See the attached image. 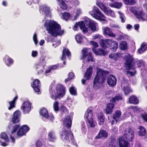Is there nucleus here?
I'll return each instance as SVG.
<instances>
[{"mask_svg":"<svg viewBox=\"0 0 147 147\" xmlns=\"http://www.w3.org/2000/svg\"><path fill=\"white\" fill-rule=\"evenodd\" d=\"M96 4L104 12L107 8V7L105 6V5L102 3H101L100 2H97Z\"/></svg>","mask_w":147,"mask_h":147,"instance_id":"a18cd8bd","label":"nucleus"},{"mask_svg":"<svg viewBox=\"0 0 147 147\" xmlns=\"http://www.w3.org/2000/svg\"><path fill=\"white\" fill-rule=\"evenodd\" d=\"M129 103L134 104H137L139 103L138 100L135 95L131 96L129 99Z\"/></svg>","mask_w":147,"mask_h":147,"instance_id":"2f4dec72","label":"nucleus"},{"mask_svg":"<svg viewBox=\"0 0 147 147\" xmlns=\"http://www.w3.org/2000/svg\"><path fill=\"white\" fill-rule=\"evenodd\" d=\"M107 45L110 47L112 51H115L118 47V43L116 41L109 39H106Z\"/></svg>","mask_w":147,"mask_h":147,"instance_id":"9b49d317","label":"nucleus"},{"mask_svg":"<svg viewBox=\"0 0 147 147\" xmlns=\"http://www.w3.org/2000/svg\"><path fill=\"white\" fill-rule=\"evenodd\" d=\"M76 39L77 42L78 43H81L83 41L82 36L78 34H77L76 36Z\"/></svg>","mask_w":147,"mask_h":147,"instance_id":"864d4df0","label":"nucleus"},{"mask_svg":"<svg viewBox=\"0 0 147 147\" xmlns=\"http://www.w3.org/2000/svg\"><path fill=\"white\" fill-rule=\"evenodd\" d=\"M63 124L64 126L67 127L68 129L63 128L61 132H60V137L62 140L68 143L71 142L72 144L77 146V144L75 141L73 134L70 130L72 120L70 116L68 115L64 119Z\"/></svg>","mask_w":147,"mask_h":147,"instance_id":"f257e3e1","label":"nucleus"},{"mask_svg":"<svg viewBox=\"0 0 147 147\" xmlns=\"http://www.w3.org/2000/svg\"><path fill=\"white\" fill-rule=\"evenodd\" d=\"M68 76V78L66 79L65 80V83H67L68 81L73 79L74 76V74L73 73L70 72L69 73Z\"/></svg>","mask_w":147,"mask_h":147,"instance_id":"c03bdc74","label":"nucleus"},{"mask_svg":"<svg viewBox=\"0 0 147 147\" xmlns=\"http://www.w3.org/2000/svg\"><path fill=\"white\" fill-rule=\"evenodd\" d=\"M140 131H138V134L140 136H144L146 133L145 129L142 126H141L139 127Z\"/></svg>","mask_w":147,"mask_h":147,"instance_id":"ea45409f","label":"nucleus"},{"mask_svg":"<svg viewBox=\"0 0 147 147\" xmlns=\"http://www.w3.org/2000/svg\"><path fill=\"white\" fill-rule=\"evenodd\" d=\"M124 137L126 140L128 141L131 142L134 138V133L131 128H128L125 130L124 134Z\"/></svg>","mask_w":147,"mask_h":147,"instance_id":"f8f14e48","label":"nucleus"},{"mask_svg":"<svg viewBox=\"0 0 147 147\" xmlns=\"http://www.w3.org/2000/svg\"><path fill=\"white\" fill-rule=\"evenodd\" d=\"M122 99L123 98L122 95L119 94H117L114 97L112 98L110 100V101L112 103L115 102L117 101L122 100Z\"/></svg>","mask_w":147,"mask_h":147,"instance_id":"7c9ffc66","label":"nucleus"},{"mask_svg":"<svg viewBox=\"0 0 147 147\" xmlns=\"http://www.w3.org/2000/svg\"><path fill=\"white\" fill-rule=\"evenodd\" d=\"M40 9L44 12L45 15L47 16H49L50 15V11L49 8L46 6H42L40 7Z\"/></svg>","mask_w":147,"mask_h":147,"instance_id":"473e14b6","label":"nucleus"},{"mask_svg":"<svg viewBox=\"0 0 147 147\" xmlns=\"http://www.w3.org/2000/svg\"><path fill=\"white\" fill-rule=\"evenodd\" d=\"M90 43L95 48L97 47L98 46V43L94 41H91Z\"/></svg>","mask_w":147,"mask_h":147,"instance_id":"0e129e2a","label":"nucleus"},{"mask_svg":"<svg viewBox=\"0 0 147 147\" xmlns=\"http://www.w3.org/2000/svg\"><path fill=\"white\" fill-rule=\"evenodd\" d=\"M91 14L96 19L101 21H105V20L102 18L105 17L102 14L99 9L96 6H94L92 10L90 12Z\"/></svg>","mask_w":147,"mask_h":147,"instance_id":"6e6552de","label":"nucleus"},{"mask_svg":"<svg viewBox=\"0 0 147 147\" xmlns=\"http://www.w3.org/2000/svg\"><path fill=\"white\" fill-rule=\"evenodd\" d=\"M9 106L8 107L9 110H10L16 107V103L13 101H9Z\"/></svg>","mask_w":147,"mask_h":147,"instance_id":"603ef678","label":"nucleus"},{"mask_svg":"<svg viewBox=\"0 0 147 147\" xmlns=\"http://www.w3.org/2000/svg\"><path fill=\"white\" fill-rule=\"evenodd\" d=\"M119 147H128L129 144L128 142L124 140L122 138H119Z\"/></svg>","mask_w":147,"mask_h":147,"instance_id":"393cba45","label":"nucleus"},{"mask_svg":"<svg viewBox=\"0 0 147 147\" xmlns=\"http://www.w3.org/2000/svg\"><path fill=\"white\" fill-rule=\"evenodd\" d=\"M78 26H79L80 29L85 26V24L83 21H81L80 22H79L78 23H76L74 26L77 28Z\"/></svg>","mask_w":147,"mask_h":147,"instance_id":"8fccbe9b","label":"nucleus"},{"mask_svg":"<svg viewBox=\"0 0 147 147\" xmlns=\"http://www.w3.org/2000/svg\"><path fill=\"white\" fill-rule=\"evenodd\" d=\"M117 80L115 76L111 74L108 77L107 79V83L109 86L113 87L116 86Z\"/></svg>","mask_w":147,"mask_h":147,"instance_id":"dca6fc26","label":"nucleus"},{"mask_svg":"<svg viewBox=\"0 0 147 147\" xmlns=\"http://www.w3.org/2000/svg\"><path fill=\"white\" fill-rule=\"evenodd\" d=\"M85 22L86 25L90 28L92 31L93 32L96 31V27L95 24L90 20L89 19H86Z\"/></svg>","mask_w":147,"mask_h":147,"instance_id":"a211bd4d","label":"nucleus"},{"mask_svg":"<svg viewBox=\"0 0 147 147\" xmlns=\"http://www.w3.org/2000/svg\"><path fill=\"white\" fill-rule=\"evenodd\" d=\"M38 54V53L37 51H32V57H35L37 56Z\"/></svg>","mask_w":147,"mask_h":147,"instance_id":"338daca9","label":"nucleus"},{"mask_svg":"<svg viewBox=\"0 0 147 147\" xmlns=\"http://www.w3.org/2000/svg\"><path fill=\"white\" fill-rule=\"evenodd\" d=\"M119 47L122 50H125L127 49V45L126 42L122 41L120 44Z\"/></svg>","mask_w":147,"mask_h":147,"instance_id":"e433bc0d","label":"nucleus"},{"mask_svg":"<svg viewBox=\"0 0 147 147\" xmlns=\"http://www.w3.org/2000/svg\"><path fill=\"white\" fill-rule=\"evenodd\" d=\"M34 68L37 71L38 75L41 74L43 72L44 68L42 65L39 64H35Z\"/></svg>","mask_w":147,"mask_h":147,"instance_id":"cd10ccee","label":"nucleus"},{"mask_svg":"<svg viewBox=\"0 0 147 147\" xmlns=\"http://www.w3.org/2000/svg\"><path fill=\"white\" fill-rule=\"evenodd\" d=\"M135 64L136 62L134 61V59L132 57H129L127 58L125 61V67L126 70H127L126 71L127 75L132 76H134L136 74V71L134 72L129 71L131 68L133 69V67L135 66Z\"/></svg>","mask_w":147,"mask_h":147,"instance_id":"423d86ee","label":"nucleus"},{"mask_svg":"<svg viewBox=\"0 0 147 147\" xmlns=\"http://www.w3.org/2000/svg\"><path fill=\"white\" fill-rule=\"evenodd\" d=\"M117 143L114 138H111V142L109 143V147H116Z\"/></svg>","mask_w":147,"mask_h":147,"instance_id":"79ce46f5","label":"nucleus"},{"mask_svg":"<svg viewBox=\"0 0 147 147\" xmlns=\"http://www.w3.org/2000/svg\"><path fill=\"white\" fill-rule=\"evenodd\" d=\"M32 103L28 101H25L22 103L21 108L24 114L28 113L31 110Z\"/></svg>","mask_w":147,"mask_h":147,"instance_id":"9d476101","label":"nucleus"},{"mask_svg":"<svg viewBox=\"0 0 147 147\" xmlns=\"http://www.w3.org/2000/svg\"><path fill=\"white\" fill-rule=\"evenodd\" d=\"M69 90L71 95L74 96L77 95V90L74 86H71L70 87L69 89Z\"/></svg>","mask_w":147,"mask_h":147,"instance_id":"a19ab883","label":"nucleus"},{"mask_svg":"<svg viewBox=\"0 0 147 147\" xmlns=\"http://www.w3.org/2000/svg\"><path fill=\"white\" fill-rule=\"evenodd\" d=\"M81 29L82 30L83 32L84 33H86L88 32V28L86 26L82 28Z\"/></svg>","mask_w":147,"mask_h":147,"instance_id":"69168bd1","label":"nucleus"},{"mask_svg":"<svg viewBox=\"0 0 147 147\" xmlns=\"http://www.w3.org/2000/svg\"><path fill=\"white\" fill-rule=\"evenodd\" d=\"M123 90L125 94H128L132 91L130 88L128 86H124L123 87Z\"/></svg>","mask_w":147,"mask_h":147,"instance_id":"3c124183","label":"nucleus"},{"mask_svg":"<svg viewBox=\"0 0 147 147\" xmlns=\"http://www.w3.org/2000/svg\"><path fill=\"white\" fill-rule=\"evenodd\" d=\"M0 138L3 140L5 142H8L9 140L8 136L4 132H2L0 134Z\"/></svg>","mask_w":147,"mask_h":147,"instance_id":"4c0bfd02","label":"nucleus"},{"mask_svg":"<svg viewBox=\"0 0 147 147\" xmlns=\"http://www.w3.org/2000/svg\"><path fill=\"white\" fill-rule=\"evenodd\" d=\"M97 118L99 121L100 125H102L105 121V116L103 113L102 112H100L98 114Z\"/></svg>","mask_w":147,"mask_h":147,"instance_id":"c85d7f7f","label":"nucleus"},{"mask_svg":"<svg viewBox=\"0 0 147 147\" xmlns=\"http://www.w3.org/2000/svg\"><path fill=\"white\" fill-rule=\"evenodd\" d=\"M104 12L108 15L112 17L115 16L114 12L113 10H111L109 8L107 7Z\"/></svg>","mask_w":147,"mask_h":147,"instance_id":"58836bf2","label":"nucleus"},{"mask_svg":"<svg viewBox=\"0 0 147 147\" xmlns=\"http://www.w3.org/2000/svg\"><path fill=\"white\" fill-rule=\"evenodd\" d=\"M114 107L115 104L113 103L107 104L105 109L106 113L107 114L111 113L113 112Z\"/></svg>","mask_w":147,"mask_h":147,"instance_id":"412c9836","label":"nucleus"},{"mask_svg":"<svg viewBox=\"0 0 147 147\" xmlns=\"http://www.w3.org/2000/svg\"><path fill=\"white\" fill-rule=\"evenodd\" d=\"M137 18L138 19L142 20H147V14L142 11H140L137 12V11L135 13Z\"/></svg>","mask_w":147,"mask_h":147,"instance_id":"6ab92c4d","label":"nucleus"},{"mask_svg":"<svg viewBox=\"0 0 147 147\" xmlns=\"http://www.w3.org/2000/svg\"><path fill=\"white\" fill-rule=\"evenodd\" d=\"M60 110L62 112L67 113L68 112V110L64 106H61L60 107Z\"/></svg>","mask_w":147,"mask_h":147,"instance_id":"13d9d810","label":"nucleus"},{"mask_svg":"<svg viewBox=\"0 0 147 147\" xmlns=\"http://www.w3.org/2000/svg\"><path fill=\"white\" fill-rule=\"evenodd\" d=\"M84 119L86 122H87L90 126L92 127H94L95 126V123L93 121L92 110L88 108L85 113L84 116Z\"/></svg>","mask_w":147,"mask_h":147,"instance_id":"0eeeda50","label":"nucleus"},{"mask_svg":"<svg viewBox=\"0 0 147 147\" xmlns=\"http://www.w3.org/2000/svg\"><path fill=\"white\" fill-rule=\"evenodd\" d=\"M106 42L105 39V40H102L100 43V45L104 49H106L107 47L106 45L107 42Z\"/></svg>","mask_w":147,"mask_h":147,"instance_id":"6e6d98bb","label":"nucleus"},{"mask_svg":"<svg viewBox=\"0 0 147 147\" xmlns=\"http://www.w3.org/2000/svg\"><path fill=\"white\" fill-rule=\"evenodd\" d=\"M36 145L37 147H41L42 145V143L41 141H38L36 143Z\"/></svg>","mask_w":147,"mask_h":147,"instance_id":"e2e57ef3","label":"nucleus"},{"mask_svg":"<svg viewBox=\"0 0 147 147\" xmlns=\"http://www.w3.org/2000/svg\"><path fill=\"white\" fill-rule=\"evenodd\" d=\"M52 36H50L47 38V41L48 42H53L55 41V38Z\"/></svg>","mask_w":147,"mask_h":147,"instance_id":"bf43d9fd","label":"nucleus"},{"mask_svg":"<svg viewBox=\"0 0 147 147\" xmlns=\"http://www.w3.org/2000/svg\"><path fill=\"white\" fill-rule=\"evenodd\" d=\"M121 115V112L120 111L116 110L113 115V118L117 122Z\"/></svg>","mask_w":147,"mask_h":147,"instance_id":"72a5a7b5","label":"nucleus"},{"mask_svg":"<svg viewBox=\"0 0 147 147\" xmlns=\"http://www.w3.org/2000/svg\"><path fill=\"white\" fill-rule=\"evenodd\" d=\"M40 115L46 119H48L49 115L47 109L43 108L41 109L40 111Z\"/></svg>","mask_w":147,"mask_h":147,"instance_id":"c756f323","label":"nucleus"},{"mask_svg":"<svg viewBox=\"0 0 147 147\" xmlns=\"http://www.w3.org/2000/svg\"><path fill=\"white\" fill-rule=\"evenodd\" d=\"M66 55L68 57L70 56H71V53L67 48L63 47L62 51V56L61 57V59L62 60H65L66 59Z\"/></svg>","mask_w":147,"mask_h":147,"instance_id":"b1692460","label":"nucleus"},{"mask_svg":"<svg viewBox=\"0 0 147 147\" xmlns=\"http://www.w3.org/2000/svg\"><path fill=\"white\" fill-rule=\"evenodd\" d=\"M20 125L19 124H16L13 126V128L12 129L11 132V134L16 132L18 128L19 129L17 132V134L18 136L20 137L25 135L30 129L29 127L26 125H22L20 127Z\"/></svg>","mask_w":147,"mask_h":147,"instance_id":"39448f33","label":"nucleus"},{"mask_svg":"<svg viewBox=\"0 0 147 147\" xmlns=\"http://www.w3.org/2000/svg\"><path fill=\"white\" fill-rule=\"evenodd\" d=\"M119 54L118 53L111 54L109 55V57L112 59H113L115 60H117Z\"/></svg>","mask_w":147,"mask_h":147,"instance_id":"09e8293b","label":"nucleus"},{"mask_svg":"<svg viewBox=\"0 0 147 147\" xmlns=\"http://www.w3.org/2000/svg\"><path fill=\"white\" fill-rule=\"evenodd\" d=\"M48 139L50 141L54 142L56 139L55 134L53 131L50 132L48 134Z\"/></svg>","mask_w":147,"mask_h":147,"instance_id":"f704fd0d","label":"nucleus"},{"mask_svg":"<svg viewBox=\"0 0 147 147\" xmlns=\"http://www.w3.org/2000/svg\"><path fill=\"white\" fill-rule=\"evenodd\" d=\"M124 15L123 13L120 12V18L121 20V22L122 23H124L125 22V20L124 19Z\"/></svg>","mask_w":147,"mask_h":147,"instance_id":"680f3d73","label":"nucleus"},{"mask_svg":"<svg viewBox=\"0 0 147 147\" xmlns=\"http://www.w3.org/2000/svg\"><path fill=\"white\" fill-rule=\"evenodd\" d=\"M40 85L39 80L36 79L31 84V86L33 88L35 92L37 94H39L40 92Z\"/></svg>","mask_w":147,"mask_h":147,"instance_id":"4468645a","label":"nucleus"},{"mask_svg":"<svg viewBox=\"0 0 147 147\" xmlns=\"http://www.w3.org/2000/svg\"><path fill=\"white\" fill-rule=\"evenodd\" d=\"M122 4L121 2H116L113 3L109 4V5L111 7L119 9L122 6Z\"/></svg>","mask_w":147,"mask_h":147,"instance_id":"c9c22d12","label":"nucleus"},{"mask_svg":"<svg viewBox=\"0 0 147 147\" xmlns=\"http://www.w3.org/2000/svg\"><path fill=\"white\" fill-rule=\"evenodd\" d=\"M108 137V133L105 130L101 129L99 131L98 135L96 136V139H105Z\"/></svg>","mask_w":147,"mask_h":147,"instance_id":"f3484780","label":"nucleus"},{"mask_svg":"<svg viewBox=\"0 0 147 147\" xmlns=\"http://www.w3.org/2000/svg\"><path fill=\"white\" fill-rule=\"evenodd\" d=\"M92 51L96 55L100 56H105L107 53V51L101 49H98V50H96L95 48H93Z\"/></svg>","mask_w":147,"mask_h":147,"instance_id":"4be33fe9","label":"nucleus"},{"mask_svg":"<svg viewBox=\"0 0 147 147\" xmlns=\"http://www.w3.org/2000/svg\"><path fill=\"white\" fill-rule=\"evenodd\" d=\"M51 98L55 100L60 99L63 97L65 94V89L61 84H58L56 86L55 90L50 88L49 89Z\"/></svg>","mask_w":147,"mask_h":147,"instance_id":"20e7f679","label":"nucleus"},{"mask_svg":"<svg viewBox=\"0 0 147 147\" xmlns=\"http://www.w3.org/2000/svg\"><path fill=\"white\" fill-rule=\"evenodd\" d=\"M45 26L48 33L54 37L62 35L64 33V30H61L60 25L55 21L50 20L48 22H45Z\"/></svg>","mask_w":147,"mask_h":147,"instance_id":"7ed1b4c3","label":"nucleus"},{"mask_svg":"<svg viewBox=\"0 0 147 147\" xmlns=\"http://www.w3.org/2000/svg\"><path fill=\"white\" fill-rule=\"evenodd\" d=\"M140 117L144 122H147V114H142L140 115Z\"/></svg>","mask_w":147,"mask_h":147,"instance_id":"4d7b16f0","label":"nucleus"},{"mask_svg":"<svg viewBox=\"0 0 147 147\" xmlns=\"http://www.w3.org/2000/svg\"><path fill=\"white\" fill-rule=\"evenodd\" d=\"M134 29L136 30H138L139 28V25L138 24H136L134 25Z\"/></svg>","mask_w":147,"mask_h":147,"instance_id":"774afa93","label":"nucleus"},{"mask_svg":"<svg viewBox=\"0 0 147 147\" xmlns=\"http://www.w3.org/2000/svg\"><path fill=\"white\" fill-rule=\"evenodd\" d=\"M92 72L93 68L92 67L90 66L87 68L84 75V77L86 78V80L82 79L81 80L82 84H83L84 85L86 82L87 80H89L91 78V76L92 74Z\"/></svg>","mask_w":147,"mask_h":147,"instance_id":"ddd939ff","label":"nucleus"},{"mask_svg":"<svg viewBox=\"0 0 147 147\" xmlns=\"http://www.w3.org/2000/svg\"><path fill=\"white\" fill-rule=\"evenodd\" d=\"M124 3L127 5H133L136 2L134 0H123Z\"/></svg>","mask_w":147,"mask_h":147,"instance_id":"49530a36","label":"nucleus"},{"mask_svg":"<svg viewBox=\"0 0 147 147\" xmlns=\"http://www.w3.org/2000/svg\"><path fill=\"white\" fill-rule=\"evenodd\" d=\"M3 60L5 61V63L8 66H10L13 64L14 62L13 60L8 55H6L5 56Z\"/></svg>","mask_w":147,"mask_h":147,"instance_id":"a878e982","label":"nucleus"},{"mask_svg":"<svg viewBox=\"0 0 147 147\" xmlns=\"http://www.w3.org/2000/svg\"><path fill=\"white\" fill-rule=\"evenodd\" d=\"M82 55L81 56V59H84L87 57V59L86 62L89 63L90 62H93V57L92 55V53L90 52H88L87 48H84L82 51Z\"/></svg>","mask_w":147,"mask_h":147,"instance_id":"1a4fd4ad","label":"nucleus"},{"mask_svg":"<svg viewBox=\"0 0 147 147\" xmlns=\"http://www.w3.org/2000/svg\"><path fill=\"white\" fill-rule=\"evenodd\" d=\"M58 2L60 8L63 10H65L67 9L68 6L67 4L63 0H57Z\"/></svg>","mask_w":147,"mask_h":147,"instance_id":"bb28decb","label":"nucleus"},{"mask_svg":"<svg viewBox=\"0 0 147 147\" xmlns=\"http://www.w3.org/2000/svg\"><path fill=\"white\" fill-rule=\"evenodd\" d=\"M62 15L63 18L66 20L69 19L70 17V14L69 13L66 12H65L64 13H63Z\"/></svg>","mask_w":147,"mask_h":147,"instance_id":"de8ad7c7","label":"nucleus"},{"mask_svg":"<svg viewBox=\"0 0 147 147\" xmlns=\"http://www.w3.org/2000/svg\"><path fill=\"white\" fill-rule=\"evenodd\" d=\"M21 113L19 110H16L13 113L11 119V122L13 124H16L20 121Z\"/></svg>","mask_w":147,"mask_h":147,"instance_id":"2eb2a0df","label":"nucleus"},{"mask_svg":"<svg viewBox=\"0 0 147 147\" xmlns=\"http://www.w3.org/2000/svg\"><path fill=\"white\" fill-rule=\"evenodd\" d=\"M147 49V43L143 42L141 45L140 48L138 49V52L142 54Z\"/></svg>","mask_w":147,"mask_h":147,"instance_id":"5701e85b","label":"nucleus"},{"mask_svg":"<svg viewBox=\"0 0 147 147\" xmlns=\"http://www.w3.org/2000/svg\"><path fill=\"white\" fill-rule=\"evenodd\" d=\"M103 33L104 35H107L109 36L112 37H115L116 34H114L110 28L107 27L104 29Z\"/></svg>","mask_w":147,"mask_h":147,"instance_id":"aec40b11","label":"nucleus"},{"mask_svg":"<svg viewBox=\"0 0 147 147\" xmlns=\"http://www.w3.org/2000/svg\"><path fill=\"white\" fill-rule=\"evenodd\" d=\"M136 65H137L138 67V68L144 66L145 63L143 60H136L135 61Z\"/></svg>","mask_w":147,"mask_h":147,"instance_id":"37998d69","label":"nucleus"},{"mask_svg":"<svg viewBox=\"0 0 147 147\" xmlns=\"http://www.w3.org/2000/svg\"><path fill=\"white\" fill-rule=\"evenodd\" d=\"M109 73L108 71L100 68L97 69L96 75L93 80V88L96 89L100 88L104 83L107 76Z\"/></svg>","mask_w":147,"mask_h":147,"instance_id":"f03ea898","label":"nucleus"},{"mask_svg":"<svg viewBox=\"0 0 147 147\" xmlns=\"http://www.w3.org/2000/svg\"><path fill=\"white\" fill-rule=\"evenodd\" d=\"M53 107L54 110L55 111H57L59 110V102L57 101H56L54 102L53 105Z\"/></svg>","mask_w":147,"mask_h":147,"instance_id":"5fc2aeb1","label":"nucleus"},{"mask_svg":"<svg viewBox=\"0 0 147 147\" xmlns=\"http://www.w3.org/2000/svg\"><path fill=\"white\" fill-rule=\"evenodd\" d=\"M33 40L35 45H36L38 43V40L37 37V34L36 33H34L33 36Z\"/></svg>","mask_w":147,"mask_h":147,"instance_id":"052dcab7","label":"nucleus"}]
</instances>
